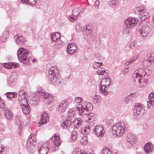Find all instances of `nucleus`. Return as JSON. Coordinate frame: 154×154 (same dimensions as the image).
<instances>
[{
	"mask_svg": "<svg viewBox=\"0 0 154 154\" xmlns=\"http://www.w3.org/2000/svg\"><path fill=\"white\" fill-rule=\"evenodd\" d=\"M18 66V64H14L13 62L7 63H3V67L7 69H13Z\"/></svg>",
	"mask_w": 154,
	"mask_h": 154,
	"instance_id": "29",
	"label": "nucleus"
},
{
	"mask_svg": "<svg viewBox=\"0 0 154 154\" xmlns=\"http://www.w3.org/2000/svg\"><path fill=\"white\" fill-rule=\"evenodd\" d=\"M49 121V117L48 115L46 112H43L41 115V120H40V123L42 124L45 123Z\"/></svg>",
	"mask_w": 154,
	"mask_h": 154,
	"instance_id": "22",
	"label": "nucleus"
},
{
	"mask_svg": "<svg viewBox=\"0 0 154 154\" xmlns=\"http://www.w3.org/2000/svg\"><path fill=\"white\" fill-rule=\"evenodd\" d=\"M136 72L135 74L136 75L139 76H141L142 78L143 79L145 77V75H147V73L145 72L144 69L143 68H140L138 70H136L135 72Z\"/></svg>",
	"mask_w": 154,
	"mask_h": 154,
	"instance_id": "27",
	"label": "nucleus"
},
{
	"mask_svg": "<svg viewBox=\"0 0 154 154\" xmlns=\"http://www.w3.org/2000/svg\"><path fill=\"white\" fill-rule=\"evenodd\" d=\"M54 143L56 146H58L60 144L61 141L60 140L59 136L55 137L54 138Z\"/></svg>",
	"mask_w": 154,
	"mask_h": 154,
	"instance_id": "42",
	"label": "nucleus"
},
{
	"mask_svg": "<svg viewBox=\"0 0 154 154\" xmlns=\"http://www.w3.org/2000/svg\"><path fill=\"white\" fill-rule=\"evenodd\" d=\"M3 63L2 64L1 63H0V71H1L2 70L1 69L3 68Z\"/></svg>",
	"mask_w": 154,
	"mask_h": 154,
	"instance_id": "61",
	"label": "nucleus"
},
{
	"mask_svg": "<svg viewBox=\"0 0 154 154\" xmlns=\"http://www.w3.org/2000/svg\"><path fill=\"white\" fill-rule=\"evenodd\" d=\"M99 4V1H97L95 2V7L96 8H97H97H98V5Z\"/></svg>",
	"mask_w": 154,
	"mask_h": 154,
	"instance_id": "59",
	"label": "nucleus"
},
{
	"mask_svg": "<svg viewBox=\"0 0 154 154\" xmlns=\"http://www.w3.org/2000/svg\"><path fill=\"white\" fill-rule=\"evenodd\" d=\"M103 64V63H102L96 62L93 64V68L95 69H97Z\"/></svg>",
	"mask_w": 154,
	"mask_h": 154,
	"instance_id": "49",
	"label": "nucleus"
},
{
	"mask_svg": "<svg viewBox=\"0 0 154 154\" xmlns=\"http://www.w3.org/2000/svg\"><path fill=\"white\" fill-rule=\"evenodd\" d=\"M91 131L90 126L89 125H86L83 126V128H81L79 132L82 134H87Z\"/></svg>",
	"mask_w": 154,
	"mask_h": 154,
	"instance_id": "24",
	"label": "nucleus"
},
{
	"mask_svg": "<svg viewBox=\"0 0 154 154\" xmlns=\"http://www.w3.org/2000/svg\"><path fill=\"white\" fill-rule=\"evenodd\" d=\"M101 72H102V73H103L105 72L106 71L105 70H100Z\"/></svg>",
	"mask_w": 154,
	"mask_h": 154,
	"instance_id": "63",
	"label": "nucleus"
},
{
	"mask_svg": "<svg viewBox=\"0 0 154 154\" xmlns=\"http://www.w3.org/2000/svg\"><path fill=\"white\" fill-rule=\"evenodd\" d=\"M26 96H23L22 97H18V100L19 102V104L21 106H23L26 104H27V101Z\"/></svg>",
	"mask_w": 154,
	"mask_h": 154,
	"instance_id": "28",
	"label": "nucleus"
},
{
	"mask_svg": "<svg viewBox=\"0 0 154 154\" xmlns=\"http://www.w3.org/2000/svg\"><path fill=\"white\" fill-rule=\"evenodd\" d=\"M148 58L147 60L149 62H152L154 60V54L150 53L148 54Z\"/></svg>",
	"mask_w": 154,
	"mask_h": 154,
	"instance_id": "44",
	"label": "nucleus"
},
{
	"mask_svg": "<svg viewBox=\"0 0 154 154\" xmlns=\"http://www.w3.org/2000/svg\"><path fill=\"white\" fill-rule=\"evenodd\" d=\"M100 154H112V153L109 148L105 147L101 151Z\"/></svg>",
	"mask_w": 154,
	"mask_h": 154,
	"instance_id": "40",
	"label": "nucleus"
},
{
	"mask_svg": "<svg viewBox=\"0 0 154 154\" xmlns=\"http://www.w3.org/2000/svg\"><path fill=\"white\" fill-rule=\"evenodd\" d=\"M31 53L29 51L23 48H19L17 51V56L19 60L20 63L26 64H29L30 60Z\"/></svg>",
	"mask_w": 154,
	"mask_h": 154,
	"instance_id": "1",
	"label": "nucleus"
},
{
	"mask_svg": "<svg viewBox=\"0 0 154 154\" xmlns=\"http://www.w3.org/2000/svg\"><path fill=\"white\" fill-rule=\"evenodd\" d=\"M14 38L17 44L23 45L25 42L24 38L20 34L17 35H15Z\"/></svg>",
	"mask_w": 154,
	"mask_h": 154,
	"instance_id": "19",
	"label": "nucleus"
},
{
	"mask_svg": "<svg viewBox=\"0 0 154 154\" xmlns=\"http://www.w3.org/2000/svg\"><path fill=\"white\" fill-rule=\"evenodd\" d=\"M135 100L134 95L131 94L126 97L125 99V101L126 103H134Z\"/></svg>",
	"mask_w": 154,
	"mask_h": 154,
	"instance_id": "21",
	"label": "nucleus"
},
{
	"mask_svg": "<svg viewBox=\"0 0 154 154\" xmlns=\"http://www.w3.org/2000/svg\"><path fill=\"white\" fill-rule=\"evenodd\" d=\"M95 58L98 61H100L101 60H102V57L100 54L98 53H96L95 54Z\"/></svg>",
	"mask_w": 154,
	"mask_h": 154,
	"instance_id": "48",
	"label": "nucleus"
},
{
	"mask_svg": "<svg viewBox=\"0 0 154 154\" xmlns=\"http://www.w3.org/2000/svg\"><path fill=\"white\" fill-rule=\"evenodd\" d=\"M14 121L16 124L18 125H20L21 121L20 119L19 116H17L15 117L14 119Z\"/></svg>",
	"mask_w": 154,
	"mask_h": 154,
	"instance_id": "47",
	"label": "nucleus"
},
{
	"mask_svg": "<svg viewBox=\"0 0 154 154\" xmlns=\"http://www.w3.org/2000/svg\"><path fill=\"white\" fill-rule=\"evenodd\" d=\"M77 134L76 131H73L72 132V139L73 140H76L77 137Z\"/></svg>",
	"mask_w": 154,
	"mask_h": 154,
	"instance_id": "51",
	"label": "nucleus"
},
{
	"mask_svg": "<svg viewBox=\"0 0 154 154\" xmlns=\"http://www.w3.org/2000/svg\"><path fill=\"white\" fill-rule=\"evenodd\" d=\"M97 73L98 75H103V73H102V72L100 70H98L97 71Z\"/></svg>",
	"mask_w": 154,
	"mask_h": 154,
	"instance_id": "60",
	"label": "nucleus"
},
{
	"mask_svg": "<svg viewBox=\"0 0 154 154\" xmlns=\"http://www.w3.org/2000/svg\"><path fill=\"white\" fill-rule=\"evenodd\" d=\"M78 17H73L71 16L69 18V20L71 22H74L77 20Z\"/></svg>",
	"mask_w": 154,
	"mask_h": 154,
	"instance_id": "53",
	"label": "nucleus"
},
{
	"mask_svg": "<svg viewBox=\"0 0 154 154\" xmlns=\"http://www.w3.org/2000/svg\"><path fill=\"white\" fill-rule=\"evenodd\" d=\"M92 27L91 26L88 25L85 27H83L82 33L83 35L85 36H88L90 35L91 33L92 32Z\"/></svg>",
	"mask_w": 154,
	"mask_h": 154,
	"instance_id": "20",
	"label": "nucleus"
},
{
	"mask_svg": "<svg viewBox=\"0 0 154 154\" xmlns=\"http://www.w3.org/2000/svg\"><path fill=\"white\" fill-rule=\"evenodd\" d=\"M36 139L34 134H32L29 136L27 141L26 146L27 147H30L31 146H35L36 144Z\"/></svg>",
	"mask_w": 154,
	"mask_h": 154,
	"instance_id": "10",
	"label": "nucleus"
},
{
	"mask_svg": "<svg viewBox=\"0 0 154 154\" xmlns=\"http://www.w3.org/2000/svg\"><path fill=\"white\" fill-rule=\"evenodd\" d=\"M21 109L25 115L29 114L30 112L31 109L29 106L27 104L22 106L21 107Z\"/></svg>",
	"mask_w": 154,
	"mask_h": 154,
	"instance_id": "30",
	"label": "nucleus"
},
{
	"mask_svg": "<svg viewBox=\"0 0 154 154\" xmlns=\"http://www.w3.org/2000/svg\"><path fill=\"white\" fill-rule=\"evenodd\" d=\"M8 32L6 31H5L3 32L1 36V39L2 41H5L6 40L7 38L8 37Z\"/></svg>",
	"mask_w": 154,
	"mask_h": 154,
	"instance_id": "39",
	"label": "nucleus"
},
{
	"mask_svg": "<svg viewBox=\"0 0 154 154\" xmlns=\"http://www.w3.org/2000/svg\"><path fill=\"white\" fill-rule=\"evenodd\" d=\"M68 117L67 119L69 120H72L74 118V112L69 110L68 112Z\"/></svg>",
	"mask_w": 154,
	"mask_h": 154,
	"instance_id": "41",
	"label": "nucleus"
},
{
	"mask_svg": "<svg viewBox=\"0 0 154 154\" xmlns=\"http://www.w3.org/2000/svg\"><path fill=\"white\" fill-rule=\"evenodd\" d=\"M110 82V79L107 76L102 79L100 82L99 86L100 92L104 95H106L108 94L107 90L108 89Z\"/></svg>",
	"mask_w": 154,
	"mask_h": 154,
	"instance_id": "4",
	"label": "nucleus"
},
{
	"mask_svg": "<svg viewBox=\"0 0 154 154\" xmlns=\"http://www.w3.org/2000/svg\"><path fill=\"white\" fill-rule=\"evenodd\" d=\"M84 117L85 118V120L87 122H91L94 120L95 116L94 114L92 113H83Z\"/></svg>",
	"mask_w": 154,
	"mask_h": 154,
	"instance_id": "13",
	"label": "nucleus"
},
{
	"mask_svg": "<svg viewBox=\"0 0 154 154\" xmlns=\"http://www.w3.org/2000/svg\"><path fill=\"white\" fill-rule=\"evenodd\" d=\"M134 76V79L135 85L138 87H143L145 84L143 79L141 76H138V75H136V74Z\"/></svg>",
	"mask_w": 154,
	"mask_h": 154,
	"instance_id": "11",
	"label": "nucleus"
},
{
	"mask_svg": "<svg viewBox=\"0 0 154 154\" xmlns=\"http://www.w3.org/2000/svg\"><path fill=\"white\" fill-rule=\"evenodd\" d=\"M82 122V120L81 118H79L77 119H74L73 121L74 127L76 128H79L81 125Z\"/></svg>",
	"mask_w": 154,
	"mask_h": 154,
	"instance_id": "31",
	"label": "nucleus"
},
{
	"mask_svg": "<svg viewBox=\"0 0 154 154\" xmlns=\"http://www.w3.org/2000/svg\"><path fill=\"white\" fill-rule=\"evenodd\" d=\"M68 102L66 101H62L59 103L58 110L59 112H63L66 111L68 106Z\"/></svg>",
	"mask_w": 154,
	"mask_h": 154,
	"instance_id": "14",
	"label": "nucleus"
},
{
	"mask_svg": "<svg viewBox=\"0 0 154 154\" xmlns=\"http://www.w3.org/2000/svg\"><path fill=\"white\" fill-rule=\"evenodd\" d=\"M58 69L54 67H52L46 73L49 82L53 85H55L57 81Z\"/></svg>",
	"mask_w": 154,
	"mask_h": 154,
	"instance_id": "2",
	"label": "nucleus"
},
{
	"mask_svg": "<svg viewBox=\"0 0 154 154\" xmlns=\"http://www.w3.org/2000/svg\"><path fill=\"white\" fill-rule=\"evenodd\" d=\"M51 40L55 42L60 38V33L56 32L53 34H51Z\"/></svg>",
	"mask_w": 154,
	"mask_h": 154,
	"instance_id": "33",
	"label": "nucleus"
},
{
	"mask_svg": "<svg viewBox=\"0 0 154 154\" xmlns=\"http://www.w3.org/2000/svg\"><path fill=\"white\" fill-rule=\"evenodd\" d=\"M36 60V59H33L32 60V62H35Z\"/></svg>",
	"mask_w": 154,
	"mask_h": 154,
	"instance_id": "62",
	"label": "nucleus"
},
{
	"mask_svg": "<svg viewBox=\"0 0 154 154\" xmlns=\"http://www.w3.org/2000/svg\"><path fill=\"white\" fill-rule=\"evenodd\" d=\"M151 63L146 60H145L143 61V65L147 67L150 66L151 65Z\"/></svg>",
	"mask_w": 154,
	"mask_h": 154,
	"instance_id": "46",
	"label": "nucleus"
},
{
	"mask_svg": "<svg viewBox=\"0 0 154 154\" xmlns=\"http://www.w3.org/2000/svg\"><path fill=\"white\" fill-rule=\"evenodd\" d=\"M148 98V100L147 101V108H149L152 105L154 107V92H151L149 94Z\"/></svg>",
	"mask_w": 154,
	"mask_h": 154,
	"instance_id": "15",
	"label": "nucleus"
},
{
	"mask_svg": "<svg viewBox=\"0 0 154 154\" xmlns=\"http://www.w3.org/2000/svg\"><path fill=\"white\" fill-rule=\"evenodd\" d=\"M149 15L148 12H146V10L143 9L141 13L138 15V17L142 20H145L148 17Z\"/></svg>",
	"mask_w": 154,
	"mask_h": 154,
	"instance_id": "23",
	"label": "nucleus"
},
{
	"mask_svg": "<svg viewBox=\"0 0 154 154\" xmlns=\"http://www.w3.org/2000/svg\"><path fill=\"white\" fill-rule=\"evenodd\" d=\"M151 29L146 24L142 25L139 29V33L142 36L144 37H149L152 34L151 32Z\"/></svg>",
	"mask_w": 154,
	"mask_h": 154,
	"instance_id": "6",
	"label": "nucleus"
},
{
	"mask_svg": "<svg viewBox=\"0 0 154 154\" xmlns=\"http://www.w3.org/2000/svg\"><path fill=\"white\" fill-rule=\"evenodd\" d=\"M82 151H80L79 149L76 148L73 150V154H81Z\"/></svg>",
	"mask_w": 154,
	"mask_h": 154,
	"instance_id": "52",
	"label": "nucleus"
},
{
	"mask_svg": "<svg viewBox=\"0 0 154 154\" xmlns=\"http://www.w3.org/2000/svg\"><path fill=\"white\" fill-rule=\"evenodd\" d=\"M125 123L120 121L112 127V132L113 134L118 137L123 135L125 132Z\"/></svg>",
	"mask_w": 154,
	"mask_h": 154,
	"instance_id": "3",
	"label": "nucleus"
},
{
	"mask_svg": "<svg viewBox=\"0 0 154 154\" xmlns=\"http://www.w3.org/2000/svg\"><path fill=\"white\" fill-rule=\"evenodd\" d=\"M16 72H13L12 73H11V78L12 79H15V78L14 77V79L13 77H12V76L14 75H16Z\"/></svg>",
	"mask_w": 154,
	"mask_h": 154,
	"instance_id": "58",
	"label": "nucleus"
},
{
	"mask_svg": "<svg viewBox=\"0 0 154 154\" xmlns=\"http://www.w3.org/2000/svg\"><path fill=\"white\" fill-rule=\"evenodd\" d=\"M100 97L98 96H94L93 98V102L95 104L100 102Z\"/></svg>",
	"mask_w": 154,
	"mask_h": 154,
	"instance_id": "45",
	"label": "nucleus"
},
{
	"mask_svg": "<svg viewBox=\"0 0 154 154\" xmlns=\"http://www.w3.org/2000/svg\"><path fill=\"white\" fill-rule=\"evenodd\" d=\"M21 2L30 5H34L36 3V0H20Z\"/></svg>",
	"mask_w": 154,
	"mask_h": 154,
	"instance_id": "36",
	"label": "nucleus"
},
{
	"mask_svg": "<svg viewBox=\"0 0 154 154\" xmlns=\"http://www.w3.org/2000/svg\"><path fill=\"white\" fill-rule=\"evenodd\" d=\"M126 139L127 141L131 144L135 143L136 141V136L131 133L127 134Z\"/></svg>",
	"mask_w": 154,
	"mask_h": 154,
	"instance_id": "17",
	"label": "nucleus"
},
{
	"mask_svg": "<svg viewBox=\"0 0 154 154\" xmlns=\"http://www.w3.org/2000/svg\"><path fill=\"white\" fill-rule=\"evenodd\" d=\"M81 11L79 8L75 7L73 10V16L74 17H78Z\"/></svg>",
	"mask_w": 154,
	"mask_h": 154,
	"instance_id": "37",
	"label": "nucleus"
},
{
	"mask_svg": "<svg viewBox=\"0 0 154 154\" xmlns=\"http://www.w3.org/2000/svg\"><path fill=\"white\" fill-rule=\"evenodd\" d=\"M143 8L142 6H140L135 8L133 10V12L135 14L139 15L143 9Z\"/></svg>",
	"mask_w": 154,
	"mask_h": 154,
	"instance_id": "34",
	"label": "nucleus"
},
{
	"mask_svg": "<svg viewBox=\"0 0 154 154\" xmlns=\"http://www.w3.org/2000/svg\"><path fill=\"white\" fill-rule=\"evenodd\" d=\"M39 100L38 99H33L29 100V103L30 105L35 106L38 105Z\"/></svg>",
	"mask_w": 154,
	"mask_h": 154,
	"instance_id": "43",
	"label": "nucleus"
},
{
	"mask_svg": "<svg viewBox=\"0 0 154 154\" xmlns=\"http://www.w3.org/2000/svg\"><path fill=\"white\" fill-rule=\"evenodd\" d=\"M75 100L76 103L75 105L76 108V110L79 112L81 109H82L83 104H82V102L83 99L80 97H77L75 98Z\"/></svg>",
	"mask_w": 154,
	"mask_h": 154,
	"instance_id": "18",
	"label": "nucleus"
},
{
	"mask_svg": "<svg viewBox=\"0 0 154 154\" xmlns=\"http://www.w3.org/2000/svg\"><path fill=\"white\" fill-rule=\"evenodd\" d=\"M67 51L69 54H72L77 49L76 45L75 43L69 44L67 46Z\"/></svg>",
	"mask_w": 154,
	"mask_h": 154,
	"instance_id": "16",
	"label": "nucleus"
},
{
	"mask_svg": "<svg viewBox=\"0 0 154 154\" xmlns=\"http://www.w3.org/2000/svg\"><path fill=\"white\" fill-rule=\"evenodd\" d=\"M138 22L137 18L128 17L125 20L124 23L127 27L132 28L134 27Z\"/></svg>",
	"mask_w": 154,
	"mask_h": 154,
	"instance_id": "8",
	"label": "nucleus"
},
{
	"mask_svg": "<svg viewBox=\"0 0 154 154\" xmlns=\"http://www.w3.org/2000/svg\"><path fill=\"white\" fill-rule=\"evenodd\" d=\"M5 94H7V97L10 99H11V98H15V97H17V94L14 92H7Z\"/></svg>",
	"mask_w": 154,
	"mask_h": 154,
	"instance_id": "38",
	"label": "nucleus"
},
{
	"mask_svg": "<svg viewBox=\"0 0 154 154\" xmlns=\"http://www.w3.org/2000/svg\"><path fill=\"white\" fill-rule=\"evenodd\" d=\"M135 45L136 43H135V42H133L129 45V47L131 48H133L135 47Z\"/></svg>",
	"mask_w": 154,
	"mask_h": 154,
	"instance_id": "55",
	"label": "nucleus"
},
{
	"mask_svg": "<svg viewBox=\"0 0 154 154\" xmlns=\"http://www.w3.org/2000/svg\"><path fill=\"white\" fill-rule=\"evenodd\" d=\"M49 148L48 147L42 146L39 149L40 154H47L49 151Z\"/></svg>",
	"mask_w": 154,
	"mask_h": 154,
	"instance_id": "32",
	"label": "nucleus"
},
{
	"mask_svg": "<svg viewBox=\"0 0 154 154\" xmlns=\"http://www.w3.org/2000/svg\"><path fill=\"white\" fill-rule=\"evenodd\" d=\"M145 112V110L143 106L140 104H137L135 106L134 108V112L137 115H142Z\"/></svg>",
	"mask_w": 154,
	"mask_h": 154,
	"instance_id": "12",
	"label": "nucleus"
},
{
	"mask_svg": "<svg viewBox=\"0 0 154 154\" xmlns=\"http://www.w3.org/2000/svg\"><path fill=\"white\" fill-rule=\"evenodd\" d=\"M38 92L40 98L43 100L44 103L47 105L53 100L54 97L51 94L48 93L44 90H41Z\"/></svg>",
	"mask_w": 154,
	"mask_h": 154,
	"instance_id": "5",
	"label": "nucleus"
},
{
	"mask_svg": "<svg viewBox=\"0 0 154 154\" xmlns=\"http://www.w3.org/2000/svg\"><path fill=\"white\" fill-rule=\"evenodd\" d=\"M83 27L80 24H77L76 26L75 29L78 32H80L82 30H83Z\"/></svg>",
	"mask_w": 154,
	"mask_h": 154,
	"instance_id": "50",
	"label": "nucleus"
},
{
	"mask_svg": "<svg viewBox=\"0 0 154 154\" xmlns=\"http://www.w3.org/2000/svg\"><path fill=\"white\" fill-rule=\"evenodd\" d=\"M93 108L92 105L90 103L85 102L82 104V109H81L79 112V114L83 115V113H86L91 110Z\"/></svg>",
	"mask_w": 154,
	"mask_h": 154,
	"instance_id": "7",
	"label": "nucleus"
},
{
	"mask_svg": "<svg viewBox=\"0 0 154 154\" xmlns=\"http://www.w3.org/2000/svg\"><path fill=\"white\" fill-rule=\"evenodd\" d=\"M81 154H88L86 153L84 151H82V153Z\"/></svg>",
	"mask_w": 154,
	"mask_h": 154,
	"instance_id": "64",
	"label": "nucleus"
},
{
	"mask_svg": "<svg viewBox=\"0 0 154 154\" xmlns=\"http://www.w3.org/2000/svg\"><path fill=\"white\" fill-rule=\"evenodd\" d=\"M18 97H22L23 96H26V95L25 94L23 91H19L18 93Z\"/></svg>",
	"mask_w": 154,
	"mask_h": 154,
	"instance_id": "54",
	"label": "nucleus"
},
{
	"mask_svg": "<svg viewBox=\"0 0 154 154\" xmlns=\"http://www.w3.org/2000/svg\"><path fill=\"white\" fill-rule=\"evenodd\" d=\"M5 115L7 119L11 120L13 119L12 113L9 110H7L5 111Z\"/></svg>",
	"mask_w": 154,
	"mask_h": 154,
	"instance_id": "35",
	"label": "nucleus"
},
{
	"mask_svg": "<svg viewBox=\"0 0 154 154\" xmlns=\"http://www.w3.org/2000/svg\"><path fill=\"white\" fill-rule=\"evenodd\" d=\"M134 60L133 59L130 60L129 61L126 63L125 64L127 65H129L130 63H132L133 61Z\"/></svg>",
	"mask_w": 154,
	"mask_h": 154,
	"instance_id": "57",
	"label": "nucleus"
},
{
	"mask_svg": "<svg viewBox=\"0 0 154 154\" xmlns=\"http://www.w3.org/2000/svg\"><path fill=\"white\" fill-rule=\"evenodd\" d=\"M71 120L67 119L66 120L63 122L61 125L63 129H68L70 128L71 124Z\"/></svg>",
	"mask_w": 154,
	"mask_h": 154,
	"instance_id": "26",
	"label": "nucleus"
},
{
	"mask_svg": "<svg viewBox=\"0 0 154 154\" xmlns=\"http://www.w3.org/2000/svg\"><path fill=\"white\" fill-rule=\"evenodd\" d=\"M144 150L147 153H149L153 151V146L151 143H147L144 147Z\"/></svg>",
	"mask_w": 154,
	"mask_h": 154,
	"instance_id": "25",
	"label": "nucleus"
},
{
	"mask_svg": "<svg viewBox=\"0 0 154 154\" xmlns=\"http://www.w3.org/2000/svg\"><path fill=\"white\" fill-rule=\"evenodd\" d=\"M122 31H123V33H124L125 34L128 33L129 32V31L128 29L127 28L125 29L124 30L122 29Z\"/></svg>",
	"mask_w": 154,
	"mask_h": 154,
	"instance_id": "56",
	"label": "nucleus"
},
{
	"mask_svg": "<svg viewBox=\"0 0 154 154\" xmlns=\"http://www.w3.org/2000/svg\"><path fill=\"white\" fill-rule=\"evenodd\" d=\"M93 131L94 134L97 137H103L104 134L103 127L100 125L95 126L93 128Z\"/></svg>",
	"mask_w": 154,
	"mask_h": 154,
	"instance_id": "9",
	"label": "nucleus"
}]
</instances>
